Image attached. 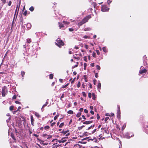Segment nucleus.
<instances>
[{
  "label": "nucleus",
  "mask_w": 148,
  "mask_h": 148,
  "mask_svg": "<svg viewBox=\"0 0 148 148\" xmlns=\"http://www.w3.org/2000/svg\"><path fill=\"white\" fill-rule=\"evenodd\" d=\"M55 44L59 47H61L62 46H63L64 45V42L60 38H58L56 40Z\"/></svg>",
  "instance_id": "obj_1"
},
{
  "label": "nucleus",
  "mask_w": 148,
  "mask_h": 148,
  "mask_svg": "<svg viewBox=\"0 0 148 148\" xmlns=\"http://www.w3.org/2000/svg\"><path fill=\"white\" fill-rule=\"evenodd\" d=\"M124 137L127 139H129L131 137H132L134 136V135L132 133H129L128 132H127L124 135Z\"/></svg>",
  "instance_id": "obj_2"
},
{
  "label": "nucleus",
  "mask_w": 148,
  "mask_h": 148,
  "mask_svg": "<svg viewBox=\"0 0 148 148\" xmlns=\"http://www.w3.org/2000/svg\"><path fill=\"white\" fill-rule=\"evenodd\" d=\"M8 93L7 88L5 86H4L2 88V95L3 97H4Z\"/></svg>",
  "instance_id": "obj_3"
},
{
  "label": "nucleus",
  "mask_w": 148,
  "mask_h": 148,
  "mask_svg": "<svg viewBox=\"0 0 148 148\" xmlns=\"http://www.w3.org/2000/svg\"><path fill=\"white\" fill-rule=\"evenodd\" d=\"M101 11L103 12H106L108 11L109 10V8H108L106 5H102Z\"/></svg>",
  "instance_id": "obj_4"
},
{
  "label": "nucleus",
  "mask_w": 148,
  "mask_h": 148,
  "mask_svg": "<svg viewBox=\"0 0 148 148\" xmlns=\"http://www.w3.org/2000/svg\"><path fill=\"white\" fill-rule=\"evenodd\" d=\"M91 17V15H89L87 16L86 17H85L82 20L83 23H85L86 22H87L88 20Z\"/></svg>",
  "instance_id": "obj_5"
},
{
  "label": "nucleus",
  "mask_w": 148,
  "mask_h": 148,
  "mask_svg": "<svg viewBox=\"0 0 148 148\" xmlns=\"http://www.w3.org/2000/svg\"><path fill=\"white\" fill-rule=\"evenodd\" d=\"M143 66H141L140 69H143L142 67ZM147 71V70L146 69H144L143 70L140 69L139 71V75H140V74H142L144 73H146Z\"/></svg>",
  "instance_id": "obj_6"
},
{
  "label": "nucleus",
  "mask_w": 148,
  "mask_h": 148,
  "mask_svg": "<svg viewBox=\"0 0 148 148\" xmlns=\"http://www.w3.org/2000/svg\"><path fill=\"white\" fill-rule=\"evenodd\" d=\"M42 136L45 137V138H46L47 139H50L52 137V135H48L47 134H42Z\"/></svg>",
  "instance_id": "obj_7"
},
{
  "label": "nucleus",
  "mask_w": 148,
  "mask_h": 148,
  "mask_svg": "<svg viewBox=\"0 0 148 148\" xmlns=\"http://www.w3.org/2000/svg\"><path fill=\"white\" fill-rule=\"evenodd\" d=\"M97 88L99 89V91H100V89L101 87V84L99 81H98V84L97 85Z\"/></svg>",
  "instance_id": "obj_8"
},
{
  "label": "nucleus",
  "mask_w": 148,
  "mask_h": 148,
  "mask_svg": "<svg viewBox=\"0 0 148 148\" xmlns=\"http://www.w3.org/2000/svg\"><path fill=\"white\" fill-rule=\"evenodd\" d=\"M66 141V140L64 139V138H62L61 140H58L57 141L59 143H63L65 142Z\"/></svg>",
  "instance_id": "obj_9"
},
{
  "label": "nucleus",
  "mask_w": 148,
  "mask_h": 148,
  "mask_svg": "<svg viewBox=\"0 0 148 148\" xmlns=\"http://www.w3.org/2000/svg\"><path fill=\"white\" fill-rule=\"evenodd\" d=\"M121 112L120 110H118L117 111V116L118 118L119 119L120 117Z\"/></svg>",
  "instance_id": "obj_10"
},
{
  "label": "nucleus",
  "mask_w": 148,
  "mask_h": 148,
  "mask_svg": "<svg viewBox=\"0 0 148 148\" xmlns=\"http://www.w3.org/2000/svg\"><path fill=\"white\" fill-rule=\"evenodd\" d=\"M26 26L27 30H29L31 29L32 27V25L30 23H27L26 25Z\"/></svg>",
  "instance_id": "obj_11"
},
{
  "label": "nucleus",
  "mask_w": 148,
  "mask_h": 148,
  "mask_svg": "<svg viewBox=\"0 0 148 148\" xmlns=\"http://www.w3.org/2000/svg\"><path fill=\"white\" fill-rule=\"evenodd\" d=\"M92 122V121H85L83 123L85 124H89L91 123Z\"/></svg>",
  "instance_id": "obj_12"
},
{
  "label": "nucleus",
  "mask_w": 148,
  "mask_h": 148,
  "mask_svg": "<svg viewBox=\"0 0 148 148\" xmlns=\"http://www.w3.org/2000/svg\"><path fill=\"white\" fill-rule=\"evenodd\" d=\"M69 131H65L63 132L62 133L64 135H65L66 136H68L69 135Z\"/></svg>",
  "instance_id": "obj_13"
},
{
  "label": "nucleus",
  "mask_w": 148,
  "mask_h": 148,
  "mask_svg": "<svg viewBox=\"0 0 148 148\" xmlns=\"http://www.w3.org/2000/svg\"><path fill=\"white\" fill-rule=\"evenodd\" d=\"M30 119H31V122L32 124V125H34L33 124L34 123V120L33 119V118L32 116L31 115L30 116Z\"/></svg>",
  "instance_id": "obj_14"
},
{
  "label": "nucleus",
  "mask_w": 148,
  "mask_h": 148,
  "mask_svg": "<svg viewBox=\"0 0 148 148\" xmlns=\"http://www.w3.org/2000/svg\"><path fill=\"white\" fill-rule=\"evenodd\" d=\"M60 29H62L64 27L63 25L61 23H58Z\"/></svg>",
  "instance_id": "obj_15"
},
{
  "label": "nucleus",
  "mask_w": 148,
  "mask_h": 148,
  "mask_svg": "<svg viewBox=\"0 0 148 148\" xmlns=\"http://www.w3.org/2000/svg\"><path fill=\"white\" fill-rule=\"evenodd\" d=\"M91 30V28L90 27H86L84 29V30L85 31H90Z\"/></svg>",
  "instance_id": "obj_16"
},
{
  "label": "nucleus",
  "mask_w": 148,
  "mask_h": 148,
  "mask_svg": "<svg viewBox=\"0 0 148 148\" xmlns=\"http://www.w3.org/2000/svg\"><path fill=\"white\" fill-rule=\"evenodd\" d=\"M20 3H19V4L18 8V5H17V7L16 8V10L15 14L16 13V12L17 11V14L18 13V10H19V7H20Z\"/></svg>",
  "instance_id": "obj_17"
},
{
  "label": "nucleus",
  "mask_w": 148,
  "mask_h": 148,
  "mask_svg": "<svg viewBox=\"0 0 148 148\" xmlns=\"http://www.w3.org/2000/svg\"><path fill=\"white\" fill-rule=\"evenodd\" d=\"M40 140V143L41 144H43V145H47L48 144V143H45L44 142V141L42 140Z\"/></svg>",
  "instance_id": "obj_18"
},
{
  "label": "nucleus",
  "mask_w": 148,
  "mask_h": 148,
  "mask_svg": "<svg viewBox=\"0 0 148 148\" xmlns=\"http://www.w3.org/2000/svg\"><path fill=\"white\" fill-rule=\"evenodd\" d=\"M92 99H93L94 100H95V95L94 93H92Z\"/></svg>",
  "instance_id": "obj_19"
},
{
  "label": "nucleus",
  "mask_w": 148,
  "mask_h": 148,
  "mask_svg": "<svg viewBox=\"0 0 148 148\" xmlns=\"http://www.w3.org/2000/svg\"><path fill=\"white\" fill-rule=\"evenodd\" d=\"M35 116L37 117L38 118H40V114L37 112H35Z\"/></svg>",
  "instance_id": "obj_20"
},
{
  "label": "nucleus",
  "mask_w": 148,
  "mask_h": 148,
  "mask_svg": "<svg viewBox=\"0 0 148 148\" xmlns=\"http://www.w3.org/2000/svg\"><path fill=\"white\" fill-rule=\"evenodd\" d=\"M84 23H83V22L82 21H81L78 23V25L79 26H80Z\"/></svg>",
  "instance_id": "obj_21"
},
{
  "label": "nucleus",
  "mask_w": 148,
  "mask_h": 148,
  "mask_svg": "<svg viewBox=\"0 0 148 148\" xmlns=\"http://www.w3.org/2000/svg\"><path fill=\"white\" fill-rule=\"evenodd\" d=\"M73 113V111L71 110H69L67 112V113L69 114H72Z\"/></svg>",
  "instance_id": "obj_22"
},
{
  "label": "nucleus",
  "mask_w": 148,
  "mask_h": 148,
  "mask_svg": "<svg viewBox=\"0 0 148 148\" xmlns=\"http://www.w3.org/2000/svg\"><path fill=\"white\" fill-rule=\"evenodd\" d=\"M34 10V8L33 6H31L29 8V10L31 12L33 11Z\"/></svg>",
  "instance_id": "obj_23"
},
{
  "label": "nucleus",
  "mask_w": 148,
  "mask_h": 148,
  "mask_svg": "<svg viewBox=\"0 0 148 148\" xmlns=\"http://www.w3.org/2000/svg\"><path fill=\"white\" fill-rule=\"evenodd\" d=\"M81 113L80 112H78L76 115V116L77 117H79L81 115Z\"/></svg>",
  "instance_id": "obj_24"
},
{
  "label": "nucleus",
  "mask_w": 148,
  "mask_h": 148,
  "mask_svg": "<svg viewBox=\"0 0 148 148\" xmlns=\"http://www.w3.org/2000/svg\"><path fill=\"white\" fill-rule=\"evenodd\" d=\"M31 39L30 38H27V42L28 43H30L31 42Z\"/></svg>",
  "instance_id": "obj_25"
},
{
  "label": "nucleus",
  "mask_w": 148,
  "mask_h": 148,
  "mask_svg": "<svg viewBox=\"0 0 148 148\" xmlns=\"http://www.w3.org/2000/svg\"><path fill=\"white\" fill-rule=\"evenodd\" d=\"M49 78L51 79H52L53 78V75L52 74H50L49 75Z\"/></svg>",
  "instance_id": "obj_26"
},
{
  "label": "nucleus",
  "mask_w": 148,
  "mask_h": 148,
  "mask_svg": "<svg viewBox=\"0 0 148 148\" xmlns=\"http://www.w3.org/2000/svg\"><path fill=\"white\" fill-rule=\"evenodd\" d=\"M48 104V102H47L45 104H44L43 105V106L42 108V109L43 108L46 106Z\"/></svg>",
  "instance_id": "obj_27"
},
{
  "label": "nucleus",
  "mask_w": 148,
  "mask_h": 148,
  "mask_svg": "<svg viewBox=\"0 0 148 148\" xmlns=\"http://www.w3.org/2000/svg\"><path fill=\"white\" fill-rule=\"evenodd\" d=\"M69 85V83H67V84L66 85H63L62 86V88H66L67 86H68V85Z\"/></svg>",
  "instance_id": "obj_28"
},
{
  "label": "nucleus",
  "mask_w": 148,
  "mask_h": 148,
  "mask_svg": "<svg viewBox=\"0 0 148 148\" xmlns=\"http://www.w3.org/2000/svg\"><path fill=\"white\" fill-rule=\"evenodd\" d=\"M102 50L103 51L105 52H107V50L106 49V48L105 47H103L102 48Z\"/></svg>",
  "instance_id": "obj_29"
},
{
  "label": "nucleus",
  "mask_w": 148,
  "mask_h": 148,
  "mask_svg": "<svg viewBox=\"0 0 148 148\" xmlns=\"http://www.w3.org/2000/svg\"><path fill=\"white\" fill-rule=\"evenodd\" d=\"M96 69H97V70H100V69H101V68L100 66H99V65H96Z\"/></svg>",
  "instance_id": "obj_30"
},
{
  "label": "nucleus",
  "mask_w": 148,
  "mask_h": 148,
  "mask_svg": "<svg viewBox=\"0 0 148 148\" xmlns=\"http://www.w3.org/2000/svg\"><path fill=\"white\" fill-rule=\"evenodd\" d=\"M83 38H85V39H87V38H89V37L88 36L85 35L83 36Z\"/></svg>",
  "instance_id": "obj_31"
},
{
  "label": "nucleus",
  "mask_w": 148,
  "mask_h": 148,
  "mask_svg": "<svg viewBox=\"0 0 148 148\" xmlns=\"http://www.w3.org/2000/svg\"><path fill=\"white\" fill-rule=\"evenodd\" d=\"M84 127V125H82L81 127H78V129L79 130H80Z\"/></svg>",
  "instance_id": "obj_32"
},
{
  "label": "nucleus",
  "mask_w": 148,
  "mask_h": 148,
  "mask_svg": "<svg viewBox=\"0 0 148 148\" xmlns=\"http://www.w3.org/2000/svg\"><path fill=\"white\" fill-rule=\"evenodd\" d=\"M14 109V106H11L10 107V111Z\"/></svg>",
  "instance_id": "obj_33"
},
{
  "label": "nucleus",
  "mask_w": 148,
  "mask_h": 148,
  "mask_svg": "<svg viewBox=\"0 0 148 148\" xmlns=\"http://www.w3.org/2000/svg\"><path fill=\"white\" fill-rule=\"evenodd\" d=\"M59 116V114H57L56 115L54 118V120H56Z\"/></svg>",
  "instance_id": "obj_34"
},
{
  "label": "nucleus",
  "mask_w": 148,
  "mask_h": 148,
  "mask_svg": "<svg viewBox=\"0 0 148 148\" xmlns=\"http://www.w3.org/2000/svg\"><path fill=\"white\" fill-rule=\"evenodd\" d=\"M92 56L94 58H95L96 57V53L95 52H93L92 53Z\"/></svg>",
  "instance_id": "obj_35"
},
{
  "label": "nucleus",
  "mask_w": 148,
  "mask_h": 148,
  "mask_svg": "<svg viewBox=\"0 0 148 148\" xmlns=\"http://www.w3.org/2000/svg\"><path fill=\"white\" fill-rule=\"evenodd\" d=\"M92 96V94L90 92H89L88 93V97L89 98H91Z\"/></svg>",
  "instance_id": "obj_36"
},
{
  "label": "nucleus",
  "mask_w": 148,
  "mask_h": 148,
  "mask_svg": "<svg viewBox=\"0 0 148 148\" xmlns=\"http://www.w3.org/2000/svg\"><path fill=\"white\" fill-rule=\"evenodd\" d=\"M11 146L12 148H17V147L14 145H11Z\"/></svg>",
  "instance_id": "obj_37"
},
{
  "label": "nucleus",
  "mask_w": 148,
  "mask_h": 148,
  "mask_svg": "<svg viewBox=\"0 0 148 148\" xmlns=\"http://www.w3.org/2000/svg\"><path fill=\"white\" fill-rule=\"evenodd\" d=\"M64 125V123H61L59 126V127H62Z\"/></svg>",
  "instance_id": "obj_38"
},
{
  "label": "nucleus",
  "mask_w": 148,
  "mask_h": 148,
  "mask_svg": "<svg viewBox=\"0 0 148 148\" xmlns=\"http://www.w3.org/2000/svg\"><path fill=\"white\" fill-rule=\"evenodd\" d=\"M87 66V64L86 63H85L84 64V69L85 70L86 69V67Z\"/></svg>",
  "instance_id": "obj_39"
},
{
  "label": "nucleus",
  "mask_w": 148,
  "mask_h": 148,
  "mask_svg": "<svg viewBox=\"0 0 148 148\" xmlns=\"http://www.w3.org/2000/svg\"><path fill=\"white\" fill-rule=\"evenodd\" d=\"M49 128V126L47 125L45 127L44 129L45 130H46L48 129Z\"/></svg>",
  "instance_id": "obj_40"
},
{
  "label": "nucleus",
  "mask_w": 148,
  "mask_h": 148,
  "mask_svg": "<svg viewBox=\"0 0 148 148\" xmlns=\"http://www.w3.org/2000/svg\"><path fill=\"white\" fill-rule=\"evenodd\" d=\"M81 86V84L80 82H79L77 84V87L79 88Z\"/></svg>",
  "instance_id": "obj_41"
},
{
  "label": "nucleus",
  "mask_w": 148,
  "mask_h": 148,
  "mask_svg": "<svg viewBox=\"0 0 148 148\" xmlns=\"http://www.w3.org/2000/svg\"><path fill=\"white\" fill-rule=\"evenodd\" d=\"M126 126V124H125V123L124 124L123 126L122 127V130H123L125 127Z\"/></svg>",
  "instance_id": "obj_42"
},
{
  "label": "nucleus",
  "mask_w": 148,
  "mask_h": 148,
  "mask_svg": "<svg viewBox=\"0 0 148 148\" xmlns=\"http://www.w3.org/2000/svg\"><path fill=\"white\" fill-rule=\"evenodd\" d=\"M71 80H72V81H71V84H73L74 82L75 81V78H74L73 79H72V78H71L70 79V80L71 81Z\"/></svg>",
  "instance_id": "obj_43"
},
{
  "label": "nucleus",
  "mask_w": 148,
  "mask_h": 148,
  "mask_svg": "<svg viewBox=\"0 0 148 148\" xmlns=\"http://www.w3.org/2000/svg\"><path fill=\"white\" fill-rule=\"evenodd\" d=\"M112 2V0H108L107 1V3L109 5Z\"/></svg>",
  "instance_id": "obj_44"
},
{
  "label": "nucleus",
  "mask_w": 148,
  "mask_h": 148,
  "mask_svg": "<svg viewBox=\"0 0 148 148\" xmlns=\"http://www.w3.org/2000/svg\"><path fill=\"white\" fill-rule=\"evenodd\" d=\"M64 93H63L62 94L61 96V97H60V99L61 100H62V99L64 97Z\"/></svg>",
  "instance_id": "obj_45"
},
{
  "label": "nucleus",
  "mask_w": 148,
  "mask_h": 148,
  "mask_svg": "<svg viewBox=\"0 0 148 148\" xmlns=\"http://www.w3.org/2000/svg\"><path fill=\"white\" fill-rule=\"evenodd\" d=\"M94 126H95L94 125H91L89 127H88V128L87 130H90V129L92 127H94Z\"/></svg>",
  "instance_id": "obj_46"
},
{
  "label": "nucleus",
  "mask_w": 148,
  "mask_h": 148,
  "mask_svg": "<svg viewBox=\"0 0 148 148\" xmlns=\"http://www.w3.org/2000/svg\"><path fill=\"white\" fill-rule=\"evenodd\" d=\"M104 130V132H105L106 133V134H108L109 133V131L108 130H107V129H106V130Z\"/></svg>",
  "instance_id": "obj_47"
},
{
  "label": "nucleus",
  "mask_w": 148,
  "mask_h": 148,
  "mask_svg": "<svg viewBox=\"0 0 148 148\" xmlns=\"http://www.w3.org/2000/svg\"><path fill=\"white\" fill-rule=\"evenodd\" d=\"M27 13V11L26 10L23 13V14L25 16H26Z\"/></svg>",
  "instance_id": "obj_48"
},
{
  "label": "nucleus",
  "mask_w": 148,
  "mask_h": 148,
  "mask_svg": "<svg viewBox=\"0 0 148 148\" xmlns=\"http://www.w3.org/2000/svg\"><path fill=\"white\" fill-rule=\"evenodd\" d=\"M88 46L86 45V44H85L84 45V48L86 49H88Z\"/></svg>",
  "instance_id": "obj_49"
},
{
  "label": "nucleus",
  "mask_w": 148,
  "mask_h": 148,
  "mask_svg": "<svg viewBox=\"0 0 148 148\" xmlns=\"http://www.w3.org/2000/svg\"><path fill=\"white\" fill-rule=\"evenodd\" d=\"M25 72L24 71H22L21 72V75H22V76L23 77L24 75H25Z\"/></svg>",
  "instance_id": "obj_50"
},
{
  "label": "nucleus",
  "mask_w": 148,
  "mask_h": 148,
  "mask_svg": "<svg viewBox=\"0 0 148 148\" xmlns=\"http://www.w3.org/2000/svg\"><path fill=\"white\" fill-rule=\"evenodd\" d=\"M109 117H106L105 119V122H106L109 119Z\"/></svg>",
  "instance_id": "obj_51"
},
{
  "label": "nucleus",
  "mask_w": 148,
  "mask_h": 148,
  "mask_svg": "<svg viewBox=\"0 0 148 148\" xmlns=\"http://www.w3.org/2000/svg\"><path fill=\"white\" fill-rule=\"evenodd\" d=\"M11 137H12V138L13 139H15V138H14V134H13L11 133Z\"/></svg>",
  "instance_id": "obj_52"
},
{
  "label": "nucleus",
  "mask_w": 148,
  "mask_h": 148,
  "mask_svg": "<svg viewBox=\"0 0 148 148\" xmlns=\"http://www.w3.org/2000/svg\"><path fill=\"white\" fill-rule=\"evenodd\" d=\"M69 30L70 32H73L74 31V29L72 28H70L69 29Z\"/></svg>",
  "instance_id": "obj_53"
},
{
  "label": "nucleus",
  "mask_w": 148,
  "mask_h": 148,
  "mask_svg": "<svg viewBox=\"0 0 148 148\" xmlns=\"http://www.w3.org/2000/svg\"><path fill=\"white\" fill-rule=\"evenodd\" d=\"M82 95H83V96L84 97H86V94L84 92H82Z\"/></svg>",
  "instance_id": "obj_54"
},
{
  "label": "nucleus",
  "mask_w": 148,
  "mask_h": 148,
  "mask_svg": "<svg viewBox=\"0 0 148 148\" xmlns=\"http://www.w3.org/2000/svg\"><path fill=\"white\" fill-rule=\"evenodd\" d=\"M56 124V122H53V123H51V126L52 127H53V126H54V125H55Z\"/></svg>",
  "instance_id": "obj_55"
},
{
  "label": "nucleus",
  "mask_w": 148,
  "mask_h": 148,
  "mask_svg": "<svg viewBox=\"0 0 148 148\" xmlns=\"http://www.w3.org/2000/svg\"><path fill=\"white\" fill-rule=\"evenodd\" d=\"M95 76L96 78H97L98 77V75L97 73H95Z\"/></svg>",
  "instance_id": "obj_56"
},
{
  "label": "nucleus",
  "mask_w": 148,
  "mask_h": 148,
  "mask_svg": "<svg viewBox=\"0 0 148 148\" xmlns=\"http://www.w3.org/2000/svg\"><path fill=\"white\" fill-rule=\"evenodd\" d=\"M96 51L97 54L98 55H99L100 54L99 51L98 50H96Z\"/></svg>",
  "instance_id": "obj_57"
},
{
  "label": "nucleus",
  "mask_w": 148,
  "mask_h": 148,
  "mask_svg": "<svg viewBox=\"0 0 148 148\" xmlns=\"http://www.w3.org/2000/svg\"><path fill=\"white\" fill-rule=\"evenodd\" d=\"M6 0H2V3L3 4H4L6 2Z\"/></svg>",
  "instance_id": "obj_58"
},
{
  "label": "nucleus",
  "mask_w": 148,
  "mask_h": 148,
  "mask_svg": "<svg viewBox=\"0 0 148 148\" xmlns=\"http://www.w3.org/2000/svg\"><path fill=\"white\" fill-rule=\"evenodd\" d=\"M16 95H14L12 97V99H16Z\"/></svg>",
  "instance_id": "obj_59"
},
{
  "label": "nucleus",
  "mask_w": 148,
  "mask_h": 148,
  "mask_svg": "<svg viewBox=\"0 0 148 148\" xmlns=\"http://www.w3.org/2000/svg\"><path fill=\"white\" fill-rule=\"evenodd\" d=\"M15 103H16V104H20L21 103H20V102H19V101H15Z\"/></svg>",
  "instance_id": "obj_60"
},
{
  "label": "nucleus",
  "mask_w": 148,
  "mask_h": 148,
  "mask_svg": "<svg viewBox=\"0 0 148 148\" xmlns=\"http://www.w3.org/2000/svg\"><path fill=\"white\" fill-rule=\"evenodd\" d=\"M63 23L64 24H67V25H68L69 24V22H68L67 21H63Z\"/></svg>",
  "instance_id": "obj_61"
},
{
  "label": "nucleus",
  "mask_w": 148,
  "mask_h": 148,
  "mask_svg": "<svg viewBox=\"0 0 148 148\" xmlns=\"http://www.w3.org/2000/svg\"><path fill=\"white\" fill-rule=\"evenodd\" d=\"M12 3V2L11 1H10L8 3V5L9 6H10L11 5Z\"/></svg>",
  "instance_id": "obj_62"
},
{
  "label": "nucleus",
  "mask_w": 148,
  "mask_h": 148,
  "mask_svg": "<svg viewBox=\"0 0 148 148\" xmlns=\"http://www.w3.org/2000/svg\"><path fill=\"white\" fill-rule=\"evenodd\" d=\"M97 130V129H94V130H93L92 132V134H93Z\"/></svg>",
  "instance_id": "obj_63"
},
{
  "label": "nucleus",
  "mask_w": 148,
  "mask_h": 148,
  "mask_svg": "<svg viewBox=\"0 0 148 148\" xmlns=\"http://www.w3.org/2000/svg\"><path fill=\"white\" fill-rule=\"evenodd\" d=\"M100 117L99 115L98 114H97V119L98 120H99L100 119Z\"/></svg>",
  "instance_id": "obj_64"
}]
</instances>
